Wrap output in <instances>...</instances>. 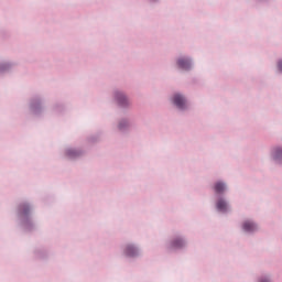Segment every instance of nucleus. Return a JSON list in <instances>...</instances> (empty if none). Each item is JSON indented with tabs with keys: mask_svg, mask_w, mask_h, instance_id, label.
I'll list each match as a JSON object with an SVG mask.
<instances>
[{
	"mask_svg": "<svg viewBox=\"0 0 282 282\" xmlns=\"http://www.w3.org/2000/svg\"><path fill=\"white\" fill-rule=\"evenodd\" d=\"M173 104L178 108V109H184L186 107V99L180 95L176 94L173 97Z\"/></svg>",
	"mask_w": 282,
	"mask_h": 282,
	"instance_id": "obj_1",
	"label": "nucleus"
},
{
	"mask_svg": "<svg viewBox=\"0 0 282 282\" xmlns=\"http://www.w3.org/2000/svg\"><path fill=\"white\" fill-rule=\"evenodd\" d=\"M242 228L245 232H254V230H257V225L252 221H245Z\"/></svg>",
	"mask_w": 282,
	"mask_h": 282,
	"instance_id": "obj_2",
	"label": "nucleus"
},
{
	"mask_svg": "<svg viewBox=\"0 0 282 282\" xmlns=\"http://www.w3.org/2000/svg\"><path fill=\"white\" fill-rule=\"evenodd\" d=\"M180 69H191V62L188 59L181 58L177 61Z\"/></svg>",
	"mask_w": 282,
	"mask_h": 282,
	"instance_id": "obj_3",
	"label": "nucleus"
},
{
	"mask_svg": "<svg viewBox=\"0 0 282 282\" xmlns=\"http://www.w3.org/2000/svg\"><path fill=\"white\" fill-rule=\"evenodd\" d=\"M126 254H127V257H135V254H138V249H135V247L129 245L126 248Z\"/></svg>",
	"mask_w": 282,
	"mask_h": 282,
	"instance_id": "obj_4",
	"label": "nucleus"
},
{
	"mask_svg": "<svg viewBox=\"0 0 282 282\" xmlns=\"http://www.w3.org/2000/svg\"><path fill=\"white\" fill-rule=\"evenodd\" d=\"M214 191L215 193H224V191H226V185L221 182H218L215 184Z\"/></svg>",
	"mask_w": 282,
	"mask_h": 282,
	"instance_id": "obj_5",
	"label": "nucleus"
},
{
	"mask_svg": "<svg viewBox=\"0 0 282 282\" xmlns=\"http://www.w3.org/2000/svg\"><path fill=\"white\" fill-rule=\"evenodd\" d=\"M217 208H218L220 212L225 213V210H227V208H228V204H226L224 199H219V200L217 202Z\"/></svg>",
	"mask_w": 282,
	"mask_h": 282,
	"instance_id": "obj_6",
	"label": "nucleus"
},
{
	"mask_svg": "<svg viewBox=\"0 0 282 282\" xmlns=\"http://www.w3.org/2000/svg\"><path fill=\"white\" fill-rule=\"evenodd\" d=\"M117 100L120 102V105H127V97L123 94H118Z\"/></svg>",
	"mask_w": 282,
	"mask_h": 282,
	"instance_id": "obj_7",
	"label": "nucleus"
},
{
	"mask_svg": "<svg viewBox=\"0 0 282 282\" xmlns=\"http://www.w3.org/2000/svg\"><path fill=\"white\" fill-rule=\"evenodd\" d=\"M182 246H184L183 239H176L173 241V248H182Z\"/></svg>",
	"mask_w": 282,
	"mask_h": 282,
	"instance_id": "obj_8",
	"label": "nucleus"
},
{
	"mask_svg": "<svg viewBox=\"0 0 282 282\" xmlns=\"http://www.w3.org/2000/svg\"><path fill=\"white\" fill-rule=\"evenodd\" d=\"M274 158H275V160H281L282 159V149L281 148L275 150Z\"/></svg>",
	"mask_w": 282,
	"mask_h": 282,
	"instance_id": "obj_9",
	"label": "nucleus"
},
{
	"mask_svg": "<svg viewBox=\"0 0 282 282\" xmlns=\"http://www.w3.org/2000/svg\"><path fill=\"white\" fill-rule=\"evenodd\" d=\"M67 155L68 158H76V155H78V152H76V150H68Z\"/></svg>",
	"mask_w": 282,
	"mask_h": 282,
	"instance_id": "obj_10",
	"label": "nucleus"
},
{
	"mask_svg": "<svg viewBox=\"0 0 282 282\" xmlns=\"http://www.w3.org/2000/svg\"><path fill=\"white\" fill-rule=\"evenodd\" d=\"M29 210H30V207H29L28 205H23V206L21 207V213H22V215H23V214L25 215Z\"/></svg>",
	"mask_w": 282,
	"mask_h": 282,
	"instance_id": "obj_11",
	"label": "nucleus"
},
{
	"mask_svg": "<svg viewBox=\"0 0 282 282\" xmlns=\"http://www.w3.org/2000/svg\"><path fill=\"white\" fill-rule=\"evenodd\" d=\"M278 67H279L280 72H282V62L278 63Z\"/></svg>",
	"mask_w": 282,
	"mask_h": 282,
	"instance_id": "obj_12",
	"label": "nucleus"
},
{
	"mask_svg": "<svg viewBox=\"0 0 282 282\" xmlns=\"http://www.w3.org/2000/svg\"><path fill=\"white\" fill-rule=\"evenodd\" d=\"M119 129H124V127L122 126V123L119 124Z\"/></svg>",
	"mask_w": 282,
	"mask_h": 282,
	"instance_id": "obj_13",
	"label": "nucleus"
}]
</instances>
